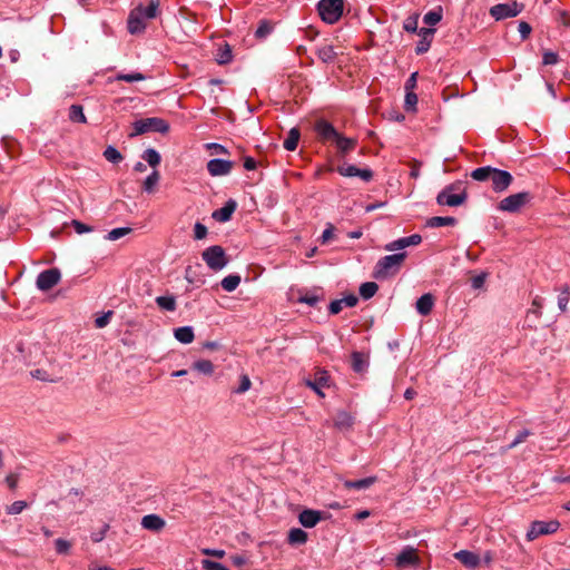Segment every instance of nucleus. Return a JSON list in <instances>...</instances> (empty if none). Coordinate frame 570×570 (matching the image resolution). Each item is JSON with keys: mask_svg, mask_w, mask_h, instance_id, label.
I'll return each mask as SVG.
<instances>
[{"mask_svg": "<svg viewBox=\"0 0 570 570\" xmlns=\"http://www.w3.org/2000/svg\"><path fill=\"white\" fill-rule=\"evenodd\" d=\"M471 177L478 181H490L495 193L504 191L513 181L510 173L490 166L474 169L471 173Z\"/></svg>", "mask_w": 570, "mask_h": 570, "instance_id": "nucleus-1", "label": "nucleus"}, {"mask_svg": "<svg viewBox=\"0 0 570 570\" xmlns=\"http://www.w3.org/2000/svg\"><path fill=\"white\" fill-rule=\"evenodd\" d=\"M158 6V0H150L146 7L139 4L132 9L127 21L128 31L132 35L142 32L146 27L145 21L156 17Z\"/></svg>", "mask_w": 570, "mask_h": 570, "instance_id": "nucleus-2", "label": "nucleus"}, {"mask_svg": "<svg viewBox=\"0 0 570 570\" xmlns=\"http://www.w3.org/2000/svg\"><path fill=\"white\" fill-rule=\"evenodd\" d=\"M405 253H397L382 257L375 265L373 276L377 279H385L395 275L405 259Z\"/></svg>", "mask_w": 570, "mask_h": 570, "instance_id": "nucleus-3", "label": "nucleus"}, {"mask_svg": "<svg viewBox=\"0 0 570 570\" xmlns=\"http://www.w3.org/2000/svg\"><path fill=\"white\" fill-rule=\"evenodd\" d=\"M344 0H321L317 4L318 14L324 22L334 23L343 13Z\"/></svg>", "mask_w": 570, "mask_h": 570, "instance_id": "nucleus-4", "label": "nucleus"}, {"mask_svg": "<svg viewBox=\"0 0 570 570\" xmlns=\"http://www.w3.org/2000/svg\"><path fill=\"white\" fill-rule=\"evenodd\" d=\"M202 256L207 266L215 272L222 271L228 264L225 250L218 245L206 248Z\"/></svg>", "mask_w": 570, "mask_h": 570, "instance_id": "nucleus-5", "label": "nucleus"}, {"mask_svg": "<svg viewBox=\"0 0 570 570\" xmlns=\"http://www.w3.org/2000/svg\"><path fill=\"white\" fill-rule=\"evenodd\" d=\"M532 199V196L528 191H520L513 195H510L503 198L499 205L498 209L507 213H517L527 204H529Z\"/></svg>", "mask_w": 570, "mask_h": 570, "instance_id": "nucleus-6", "label": "nucleus"}, {"mask_svg": "<svg viewBox=\"0 0 570 570\" xmlns=\"http://www.w3.org/2000/svg\"><path fill=\"white\" fill-rule=\"evenodd\" d=\"M169 130V125L161 118H145L134 122L132 136L141 135L148 131L165 134Z\"/></svg>", "mask_w": 570, "mask_h": 570, "instance_id": "nucleus-7", "label": "nucleus"}, {"mask_svg": "<svg viewBox=\"0 0 570 570\" xmlns=\"http://www.w3.org/2000/svg\"><path fill=\"white\" fill-rule=\"evenodd\" d=\"M560 527L559 521H534L531 523L529 531L527 532V539L529 541L535 540L540 535L551 534L558 531Z\"/></svg>", "mask_w": 570, "mask_h": 570, "instance_id": "nucleus-8", "label": "nucleus"}, {"mask_svg": "<svg viewBox=\"0 0 570 570\" xmlns=\"http://www.w3.org/2000/svg\"><path fill=\"white\" fill-rule=\"evenodd\" d=\"M456 188L455 185H450L446 188H444L436 197V202L439 205L442 206H450L455 207L462 205L466 199L465 191H462L460 194L453 193V190Z\"/></svg>", "mask_w": 570, "mask_h": 570, "instance_id": "nucleus-9", "label": "nucleus"}, {"mask_svg": "<svg viewBox=\"0 0 570 570\" xmlns=\"http://www.w3.org/2000/svg\"><path fill=\"white\" fill-rule=\"evenodd\" d=\"M522 9L523 4L518 2L499 3L490 9V13L493 18H495V20H501L504 18L518 16L522 11Z\"/></svg>", "mask_w": 570, "mask_h": 570, "instance_id": "nucleus-10", "label": "nucleus"}, {"mask_svg": "<svg viewBox=\"0 0 570 570\" xmlns=\"http://www.w3.org/2000/svg\"><path fill=\"white\" fill-rule=\"evenodd\" d=\"M61 274L57 268H50L40 273L37 277V287L40 291H49L60 281Z\"/></svg>", "mask_w": 570, "mask_h": 570, "instance_id": "nucleus-11", "label": "nucleus"}, {"mask_svg": "<svg viewBox=\"0 0 570 570\" xmlns=\"http://www.w3.org/2000/svg\"><path fill=\"white\" fill-rule=\"evenodd\" d=\"M304 383L306 386L312 389L318 396L324 397L325 394L323 392V389L330 385V376L325 371H321L315 374V377L313 380L305 379Z\"/></svg>", "mask_w": 570, "mask_h": 570, "instance_id": "nucleus-12", "label": "nucleus"}, {"mask_svg": "<svg viewBox=\"0 0 570 570\" xmlns=\"http://www.w3.org/2000/svg\"><path fill=\"white\" fill-rule=\"evenodd\" d=\"M420 563V558L416 553V549L413 547L406 546L400 554L396 557V567L405 568L407 566H417Z\"/></svg>", "mask_w": 570, "mask_h": 570, "instance_id": "nucleus-13", "label": "nucleus"}, {"mask_svg": "<svg viewBox=\"0 0 570 570\" xmlns=\"http://www.w3.org/2000/svg\"><path fill=\"white\" fill-rule=\"evenodd\" d=\"M232 168L233 163L225 159L215 158L207 163V170L214 177L228 175Z\"/></svg>", "mask_w": 570, "mask_h": 570, "instance_id": "nucleus-14", "label": "nucleus"}, {"mask_svg": "<svg viewBox=\"0 0 570 570\" xmlns=\"http://www.w3.org/2000/svg\"><path fill=\"white\" fill-rule=\"evenodd\" d=\"M337 171L344 177H360L365 181L372 178L370 169H360L354 165L344 164L337 168Z\"/></svg>", "mask_w": 570, "mask_h": 570, "instance_id": "nucleus-15", "label": "nucleus"}, {"mask_svg": "<svg viewBox=\"0 0 570 570\" xmlns=\"http://www.w3.org/2000/svg\"><path fill=\"white\" fill-rule=\"evenodd\" d=\"M140 523L144 529L153 532H160L166 525V521L158 514L144 515Z\"/></svg>", "mask_w": 570, "mask_h": 570, "instance_id": "nucleus-16", "label": "nucleus"}, {"mask_svg": "<svg viewBox=\"0 0 570 570\" xmlns=\"http://www.w3.org/2000/svg\"><path fill=\"white\" fill-rule=\"evenodd\" d=\"M454 558L468 568H475L480 563V557L469 550H461L455 552Z\"/></svg>", "mask_w": 570, "mask_h": 570, "instance_id": "nucleus-17", "label": "nucleus"}, {"mask_svg": "<svg viewBox=\"0 0 570 570\" xmlns=\"http://www.w3.org/2000/svg\"><path fill=\"white\" fill-rule=\"evenodd\" d=\"M298 520L305 528L315 527L321 520V512L315 510H304L299 513Z\"/></svg>", "mask_w": 570, "mask_h": 570, "instance_id": "nucleus-18", "label": "nucleus"}, {"mask_svg": "<svg viewBox=\"0 0 570 570\" xmlns=\"http://www.w3.org/2000/svg\"><path fill=\"white\" fill-rule=\"evenodd\" d=\"M357 301V297L353 294L341 299H335L330 304V312L332 314H337L342 311L343 306L353 307L356 305Z\"/></svg>", "mask_w": 570, "mask_h": 570, "instance_id": "nucleus-19", "label": "nucleus"}, {"mask_svg": "<svg viewBox=\"0 0 570 570\" xmlns=\"http://www.w3.org/2000/svg\"><path fill=\"white\" fill-rule=\"evenodd\" d=\"M433 305H434V298H433L432 294L428 293V294L422 295L416 301L415 306H416L417 313H420L421 315H428L432 311Z\"/></svg>", "mask_w": 570, "mask_h": 570, "instance_id": "nucleus-20", "label": "nucleus"}, {"mask_svg": "<svg viewBox=\"0 0 570 570\" xmlns=\"http://www.w3.org/2000/svg\"><path fill=\"white\" fill-rule=\"evenodd\" d=\"M175 338L183 343V344H189L194 341V331L190 326H183L178 327L174 331Z\"/></svg>", "mask_w": 570, "mask_h": 570, "instance_id": "nucleus-21", "label": "nucleus"}, {"mask_svg": "<svg viewBox=\"0 0 570 570\" xmlns=\"http://www.w3.org/2000/svg\"><path fill=\"white\" fill-rule=\"evenodd\" d=\"M235 208H236L235 202L230 200V202L226 203V205L224 207L216 210L213 214V217L215 219H217L218 222H227L230 219L232 214L234 213Z\"/></svg>", "mask_w": 570, "mask_h": 570, "instance_id": "nucleus-22", "label": "nucleus"}, {"mask_svg": "<svg viewBox=\"0 0 570 570\" xmlns=\"http://www.w3.org/2000/svg\"><path fill=\"white\" fill-rule=\"evenodd\" d=\"M233 59L232 48L228 43H224L217 49L215 60L218 65L229 63Z\"/></svg>", "mask_w": 570, "mask_h": 570, "instance_id": "nucleus-23", "label": "nucleus"}, {"mask_svg": "<svg viewBox=\"0 0 570 570\" xmlns=\"http://www.w3.org/2000/svg\"><path fill=\"white\" fill-rule=\"evenodd\" d=\"M456 224V219L454 217H441L434 216L426 220V226L431 228H438L442 226H454Z\"/></svg>", "mask_w": 570, "mask_h": 570, "instance_id": "nucleus-24", "label": "nucleus"}, {"mask_svg": "<svg viewBox=\"0 0 570 570\" xmlns=\"http://www.w3.org/2000/svg\"><path fill=\"white\" fill-rule=\"evenodd\" d=\"M375 481H376V479L374 476H370V478H365V479H361V480H356V481L346 480V481H344V487L346 489L364 490V489L370 488L372 484H374Z\"/></svg>", "mask_w": 570, "mask_h": 570, "instance_id": "nucleus-25", "label": "nucleus"}, {"mask_svg": "<svg viewBox=\"0 0 570 570\" xmlns=\"http://www.w3.org/2000/svg\"><path fill=\"white\" fill-rule=\"evenodd\" d=\"M191 368L207 376H210L215 370L214 364L208 360H198L194 362Z\"/></svg>", "mask_w": 570, "mask_h": 570, "instance_id": "nucleus-26", "label": "nucleus"}, {"mask_svg": "<svg viewBox=\"0 0 570 570\" xmlns=\"http://www.w3.org/2000/svg\"><path fill=\"white\" fill-rule=\"evenodd\" d=\"M317 131L323 138L332 139L333 141L340 135L331 124L325 121H322L317 125Z\"/></svg>", "mask_w": 570, "mask_h": 570, "instance_id": "nucleus-27", "label": "nucleus"}, {"mask_svg": "<svg viewBox=\"0 0 570 570\" xmlns=\"http://www.w3.org/2000/svg\"><path fill=\"white\" fill-rule=\"evenodd\" d=\"M334 424L340 430H348L353 425V417L347 412L337 413Z\"/></svg>", "mask_w": 570, "mask_h": 570, "instance_id": "nucleus-28", "label": "nucleus"}, {"mask_svg": "<svg viewBox=\"0 0 570 570\" xmlns=\"http://www.w3.org/2000/svg\"><path fill=\"white\" fill-rule=\"evenodd\" d=\"M336 144V147L343 153L346 154L347 151L352 150L355 145L356 140L353 138L343 137L341 135L337 136V138L334 140Z\"/></svg>", "mask_w": 570, "mask_h": 570, "instance_id": "nucleus-29", "label": "nucleus"}, {"mask_svg": "<svg viewBox=\"0 0 570 570\" xmlns=\"http://www.w3.org/2000/svg\"><path fill=\"white\" fill-rule=\"evenodd\" d=\"M160 175L158 170H154L144 181V190L148 194H153L159 183Z\"/></svg>", "mask_w": 570, "mask_h": 570, "instance_id": "nucleus-30", "label": "nucleus"}, {"mask_svg": "<svg viewBox=\"0 0 570 570\" xmlns=\"http://www.w3.org/2000/svg\"><path fill=\"white\" fill-rule=\"evenodd\" d=\"M240 284V276L237 274H230L222 279V287L226 292L235 291Z\"/></svg>", "mask_w": 570, "mask_h": 570, "instance_id": "nucleus-31", "label": "nucleus"}, {"mask_svg": "<svg viewBox=\"0 0 570 570\" xmlns=\"http://www.w3.org/2000/svg\"><path fill=\"white\" fill-rule=\"evenodd\" d=\"M157 305L165 311L173 312L176 309V299L173 295L156 297Z\"/></svg>", "mask_w": 570, "mask_h": 570, "instance_id": "nucleus-32", "label": "nucleus"}, {"mask_svg": "<svg viewBox=\"0 0 570 570\" xmlns=\"http://www.w3.org/2000/svg\"><path fill=\"white\" fill-rule=\"evenodd\" d=\"M288 541L292 544H303L307 541V533L299 528H294L288 533Z\"/></svg>", "mask_w": 570, "mask_h": 570, "instance_id": "nucleus-33", "label": "nucleus"}, {"mask_svg": "<svg viewBox=\"0 0 570 570\" xmlns=\"http://www.w3.org/2000/svg\"><path fill=\"white\" fill-rule=\"evenodd\" d=\"M299 140V131L296 128H292L288 132L287 138L284 140V148L288 151L296 149Z\"/></svg>", "mask_w": 570, "mask_h": 570, "instance_id": "nucleus-34", "label": "nucleus"}, {"mask_svg": "<svg viewBox=\"0 0 570 570\" xmlns=\"http://www.w3.org/2000/svg\"><path fill=\"white\" fill-rule=\"evenodd\" d=\"M141 158L149 164L151 167H157L160 164L161 157L159 153L154 148H148L144 151Z\"/></svg>", "mask_w": 570, "mask_h": 570, "instance_id": "nucleus-35", "label": "nucleus"}, {"mask_svg": "<svg viewBox=\"0 0 570 570\" xmlns=\"http://www.w3.org/2000/svg\"><path fill=\"white\" fill-rule=\"evenodd\" d=\"M377 289H379V286H377L376 283L367 282V283H364V284L361 285V287H360V295L364 299H368V298H371V297H373L375 295Z\"/></svg>", "mask_w": 570, "mask_h": 570, "instance_id": "nucleus-36", "label": "nucleus"}, {"mask_svg": "<svg viewBox=\"0 0 570 570\" xmlns=\"http://www.w3.org/2000/svg\"><path fill=\"white\" fill-rule=\"evenodd\" d=\"M442 19V8L439 7L436 10L429 11L423 17V22L430 27L436 24Z\"/></svg>", "mask_w": 570, "mask_h": 570, "instance_id": "nucleus-37", "label": "nucleus"}, {"mask_svg": "<svg viewBox=\"0 0 570 570\" xmlns=\"http://www.w3.org/2000/svg\"><path fill=\"white\" fill-rule=\"evenodd\" d=\"M367 366V362L363 354L355 352L352 355V367L355 372H363Z\"/></svg>", "mask_w": 570, "mask_h": 570, "instance_id": "nucleus-38", "label": "nucleus"}, {"mask_svg": "<svg viewBox=\"0 0 570 570\" xmlns=\"http://www.w3.org/2000/svg\"><path fill=\"white\" fill-rule=\"evenodd\" d=\"M69 118L75 122H86V116L83 114L82 107L78 105H72L69 109Z\"/></svg>", "mask_w": 570, "mask_h": 570, "instance_id": "nucleus-39", "label": "nucleus"}, {"mask_svg": "<svg viewBox=\"0 0 570 570\" xmlns=\"http://www.w3.org/2000/svg\"><path fill=\"white\" fill-rule=\"evenodd\" d=\"M275 23L271 20H261L254 36H267L274 31Z\"/></svg>", "mask_w": 570, "mask_h": 570, "instance_id": "nucleus-40", "label": "nucleus"}, {"mask_svg": "<svg viewBox=\"0 0 570 570\" xmlns=\"http://www.w3.org/2000/svg\"><path fill=\"white\" fill-rule=\"evenodd\" d=\"M104 157L112 164H118L122 160V155L112 146H108L105 149Z\"/></svg>", "mask_w": 570, "mask_h": 570, "instance_id": "nucleus-41", "label": "nucleus"}, {"mask_svg": "<svg viewBox=\"0 0 570 570\" xmlns=\"http://www.w3.org/2000/svg\"><path fill=\"white\" fill-rule=\"evenodd\" d=\"M417 23H419V13H414L410 17H407L403 22V29L406 32H416L417 31Z\"/></svg>", "mask_w": 570, "mask_h": 570, "instance_id": "nucleus-42", "label": "nucleus"}, {"mask_svg": "<svg viewBox=\"0 0 570 570\" xmlns=\"http://www.w3.org/2000/svg\"><path fill=\"white\" fill-rule=\"evenodd\" d=\"M130 228L128 227H119V228H114L111 229L107 235H106V239L108 240H118L120 239L121 237L128 235L130 233Z\"/></svg>", "mask_w": 570, "mask_h": 570, "instance_id": "nucleus-43", "label": "nucleus"}, {"mask_svg": "<svg viewBox=\"0 0 570 570\" xmlns=\"http://www.w3.org/2000/svg\"><path fill=\"white\" fill-rule=\"evenodd\" d=\"M417 104V96L414 91H406L404 99V108L407 111H414Z\"/></svg>", "mask_w": 570, "mask_h": 570, "instance_id": "nucleus-44", "label": "nucleus"}, {"mask_svg": "<svg viewBox=\"0 0 570 570\" xmlns=\"http://www.w3.org/2000/svg\"><path fill=\"white\" fill-rule=\"evenodd\" d=\"M117 80L134 82L145 80L146 77L140 72H131V73H118L116 76Z\"/></svg>", "mask_w": 570, "mask_h": 570, "instance_id": "nucleus-45", "label": "nucleus"}, {"mask_svg": "<svg viewBox=\"0 0 570 570\" xmlns=\"http://www.w3.org/2000/svg\"><path fill=\"white\" fill-rule=\"evenodd\" d=\"M56 551L58 554H68L71 549V543L65 539H57L55 541Z\"/></svg>", "mask_w": 570, "mask_h": 570, "instance_id": "nucleus-46", "label": "nucleus"}, {"mask_svg": "<svg viewBox=\"0 0 570 570\" xmlns=\"http://www.w3.org/2000/svg\"><path fill=\"white\" fill-rule=\"evenodd\" d=\"M407 247L405 237L393 240L384 246L387 252H394Z\"/></svg>", "mask_w": 570, "mask_h": 570, "instance_id": "nucleus-47", "label": "nucleus"}, {"mask_svg": "<svg viewBox=\"0 0 570 570\" xmlns=\"http://www.w3.org/2000/svg\"><path fill=\"white\" fill-rule=\"evenodd\" d=\"M26 508H27V502H26V501L18 500V501H14L12 504H10V505L7 508V513H8V514H19V513H21Z\"/></svg>", "mask_w": 570, "mask_h": 570, "instance_id": "nucleus-48", "label": "nucleus"}, {"mask_svg": "<svg viewBox=\"0 0 570 570\" xmlns=\"http://www.w3.org/2000/svg\"><path fill=\"white\" fill-rule=\"evenodd\" d=\"M202 566L205 570H229L223 563L212 561L209 559H204L202 561Z\"/></svg>", "mask_w": 570, "mask_h": 570, "instance_id": "nucleus-49", "label": "nucleus"}, {"mask_svg": "<svg viewBox=\"0 0 570 570\" xmlns=\"http://www.w3.org/2000/svg\"><path fill=\"white\" fill-rule=\"evenodd\" d=\"M559 61L558 53L547 50L543 52L542 63L546 66L556 65Z\"/></svg>", "mask_w": 570, "mask_h": 570, "instance_id": "nucleus-50", "label": "nucleus"}, {"mask_svg": "<svg viewBox=\"0 0 570 570\" xmlns=\"http://www.w3.org/2000/svg\"><path fill=\"white\" fill-rule=\"evenodd\" d=\"M252 382L248 377V375L243 374L240 376L239 386L235 390V393L242 394L247 392L250 389Z\"/></svg>", "mask_w": 570, "mask_h": 570, "instance_id": "nucleus-51", "label": "nucleus"}, {"mask_svg": "<svg viewBox=\"0 0 570 570\" xmlns=\"http://www.w3.org/2000/svg\"><path fill=\"white\" fill-rule=\"evenodd\" d=\"M335 56V51L332 47H325L318 50V57L324 61H332Z\"/></svg>", "mask_w": 570, "mask_h": 570, "instance_id": "nucleus-52", "label": "nucleus"}, {"mask_svg": "<svg viewBox=\"0 0 570 570\" xmlns=\"http://www.w3.org/2000/svg\"><path fill=\"white\" fill-rule=\"evenodd\" d=\"M108 530H109V524H107V523L104 524L100 530L95 531V532L91 533V540L94 542L102 541L105 535H106V533L108 532Z\"/></svg>", "mask_w": 570, "mask_h": 570, "instance_id": "nucleus-53", "label": "nucleus"}, {"mask_svg": "<svg viewBox=\"0 0 570 570\" xmlns=\"http://www.w3.org/2000/svg\"><path fill=\"white\" fill-rule=\"evenodd\" d=\"M112 315V312L111 311H108L107 313L102 314L101 316L97 317L95 320V325L97 328H102L105 327L109 321H110V317Z\"/></svg>", "mask_w": 570, "mask_h": 570, "instance_id": "nucleus-54", "label": "nucleus"}, {"mask_svg": "<svg viewBox=\"0 0 570 570\" xmlns=\"http://www.w3.org/2000/svg\"><path fill=\"white\" fill-rule=\"evenodd\" d=\"M529 435H530L529 430L520 431L509 448L512 449V448L517 446L518 444L524 442Z\"/></svg>", "mask_w": 570, "mask_h": 570, "instance_id": "nucleus-55", "label": "nucleus"}, {"mask_svg": "<svg viewBox=\"0 0 570 570\" xmlns=\"http://www.w3.org/2000/svg\"><path fill=\"white\" fill-rule=\"evenodd\" d=\"M430 47H431V40L429 38H422L419 41L415 51L419 55L420 53H424V52H426L430 49Z\"/></svg>", "mask_w": 570, "mask_h": 570, "instance_id": "nucleus-56", "label": "nucleus"}, {"mask_svg": "<svg viewBox=\"0 0 570 570\" xmlns=\"http://www.w3.org/2000/svg\"><path fill=\"white\" fill-rule=\"evenodd\" d=\"M569 302V291L564 288V291L558 297V305L561 311H566Z\"/></svg>", "mask_w": 570, "mask_h": 570, "instance_id": "nucleus-57", "label": "nucleus"}, {"mask_svg": "<svg viewBox=\"0 0 570 570\" xmlns=\"http://www.w3.org/2000/svg\"><path fill=\"white\" fill-rule=\"evenodd\" d=\"M485 274H480L471 278V286L474 289H479L484 285Z\"/></svg>", "mask_w": 570, "mask_h": 570, "instance_id": "nucleus-58", "label": "nucleus"}, {"mask_svg": "<svg viewBox=\"0 0 570 570\" xmlns=\"http://www.w3.org/2000/svg\"><path fill=\"white\" fill-rule=\"evenodd\" d=\"M206 148L212 150V154H227V149L219 144L210 142L206 145Z\"/></svg>", "mask_w": 570, "mask_h": 570, "instance_id": "nucleus-59", "label": "nucleus"}, {"mask_svg": "<svg viewBox=\"0 0 570 570\" xmlns=\"http://www.w3.org/2000/svg\"><path fill=\"white\" fill-rule=\"evenodd\" d=\"M417 72L411 73L409 79L405 82V91H414L416 87Z\"/></svg>", "mask_w": 570, "mask_h": 570, "instance_id": "nucleus-60", "label": "nucleus"}, {"mask_svg": "<svg viewBox=\"0 0 570 570\" xmlns=\"http://www.w3.org/2000/svg\"><path fill=\"white\" fill-rule=\"evenodd\" d=\"M31 375L35 379L40 380V381H48V382L55 381L53 379L49 377L43 370H35L31 372Z\"/></svg>", "mask_w": 570, "mask_h": 570, "instance_id": "nucleus-61", "label": "nucleus"}, {"mask_svg": "<svg viewBox=\"0 0 570 570\" xmlns=\"http://www.w3.org/2000/svg\"><path fill=\"white\" fill-rule=\"evenodd\" d=\"M72 226L75 227V230L78 233V234H83V233H89L91 232V227L78 222V220H73L72 222Z\"/></svg>", "mask_w": 570, "mask_h": 570, "instance_id": "nucleus-62", "label": "nucleus"}, {"mask_svg": "<svg viewBox=\"0 0 570 570\" xmlns=\"http://www.w3.org/2000/svg\"><path fill=\"white\" fill-rule=\"evenodd\" d=\"M206 234H207V228L204 225L197 223L195 225V237L197 239H202L206 236Z\"/></svg>", "mask_w": 570, "mask_h": 570, "instance_id": "nucleus-63", "label": "nucleus"}, {"mask_svg": "<svg viewBox=\"0 0 570 570\" xmlns=\"http://www.w3.org/2000/svg\"><path fill=\"white\" fill-rule=\"evenodd\" d=\"M559 22L564 27V29L561 30V32H567V28L570 27V14L567 12H561Z\"/></svg>", "mask_w": 570, "mask_h": 570, "instance_id": "nucleus-64", "label": "nucleus"}]
</instances>
